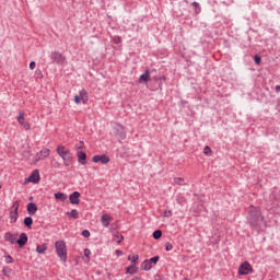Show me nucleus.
Returning a JSON list of instances; mask_svg holds the SVG:
<instances>
[{"mask_svg": "<svg viewBox=\"0 0 280 280\" xmlns=\"http://www.w3.org/2000/svg\"><path fill=\"white\" fill-rule=\"evenodd\" d=\"M176 202H177V205H184L185 202H187V199H185V197H183V195H177Z\"/></svg>", "mask_w": 280, "mask_h": 280, "instance_id": "bb28decb", "label": "nucleus"}, {"mask_svg": "<svg viewBox=\"0 0 280 280\" xmlns=\"http://www.w3.org/2000/svg\"><path fill=\"white\" fill-rule=\"evenodd\" d=\"M55 248L60 261L66 262L67 261V243H65V241H57L55 243Z\"/></svg>", "mask_w": 280, "mask_h": 280, "instance_id": "f03ea898", "label": "nucleus"}, {"mask_svg": "<svg viewBox=\"0 0 280 280\" xmlns=\"http://www.w3.org/2000/svg\"><path fill=\"white\" fill-rule=\"evenodd\" d=\"M128 259L132 264H137V261L139 260V255H133L132 257L129 256Z\"/></svg>", "mask_w": 280, "mask_h": 280, "instance_id": "2f4dec72", "label": "nucleus"}, {"mask_svg": "<svg viewBox=\"0 0 280 280\" xmlns=\"http://www.w3.org/2000/svg\"><path fill=\"white\" fill-rule=\"evenodd\" d=\"M0 189H1V185H0Z\"/></svg>", "mask_w": 280, "mask_h": 280, "instance_id": "09e8293b", "label": "nucleus"}, {"mask_svg": "<svg viewBox=\"0 0 280 280\" xmlns=\"http://www.w3.org/2000/svg\"><path fill=\"white\" fill-rule=\"evenodd\" d=\"M254 60H255L256 65H260L261 63V57L259 55H256L254 57Z\"/></svg>", "mask_w": 280, "mask_h": 280, "instance_id": "e433bc0d", "label": "nucleus"}, {"mask_svg": "<svg viewBox=\"0 0 280 280\" xmlns=\"http://www.w3.org/2000/svg\"><path fill=\"white\" fill-rule=\"evenodd\" d=\"M121 242H124V235H120L117 241L118 244H121Z\"/></svg>", "mask_w": 280, "mask_h": 280, "instance_id": "37998d69", "label": "nucleus"}, {"mask_svg": "<svg viewBox=\"0 0 280 280\" xmlns=\"http://www.w3.org/2000/svg\"><path fill=\"white\" fill-rule=\"evenodd\" d=\"M203 154H206V156H211V148L209 145L203 148Z\"/></svg>", "mask_w": 280, "mask_h": 280, "instance_id": "c756f323", "label": "nucleus"}, {"mask_svg": "<svg viewBox=\"0 0 280 280\" xmlns=\"http://www.w3.org/2000/svg\"><path fill=\"white\" fill-rule=\"evenodd\" d=\"M69 200L71 205H80V191H74L70 195Z\"/></svg>", "mask_w": 280, "mask_h": 280, "instance_id": "f8f14e48", "label": "nucleus"}, {"mask_svg": "<svg viewBox=\"0 0 280 280\" xmlns=\"http://www.w3.org/2000/svg\"><path fill=\"white\" fill-rule=\"evenodd\" d=\"M36 253H38V255H45V253H47V244L37 245Z\"/></svg>", "mask_w": 280, "mask_h": 280, "instance_id": "412c9836", "label": "nucleus"}, {"mask_svg": "<svg viewBox=\"0 0 280 280\" xmlns=\"http://www.w3.org/2000/svg\"><path fill=\"white\" fill-rule=\"evenodd\" d=\"M150 81V70H145L143 74L140 75L139 82H149Z\"/></svg>", "mask_w": 280, "mask_h": 280, "instance_id": "aec40b11", "label": "nucleus"}, {"mask_svg": "<svg viewBox=\"0 0 280 280\" xmlns=\"http://www.w3.org/2000/svg\"><path fill=\"white\" fill-rule=\"evenodd\" d=\"M74 102H75V104H81L82 98H80L79 95H75V96H74Z\"/></svg>", "mask_w": 280, "mask_h": 280, "instance_id": "ea45409f", "label": "nucleus"}, {"mask_svg": "<svg viewBox=\"0 0 280 280\" xmlns=\"http://www.w3.org/2000/svg\"><path fill=\"white\" fill-rule=\"evenodd\" d=\"M141 269L142 270H152V262H150L149 259L144 260L142 264H141Z\"/></svg>", "mask_w": 280, "mask_h": 280, "instance_id": "4be33fe9", "label": "nucleus"}, {"mask_svg": "<svg viewBox=\"0 0 280 280\" xmlns=\"http://www.w3.org/2000/svg\"><path fill=\"white\" fill-rule=\"evenodd\" d=\"M174 183H175V185H178L179 187H183V186L187 185L185 183V178H183V177H175Z\"/></svg>", "mask_w": 280, "mask_h": 280, "instance_id": "b1692460", "label": "nucleus"}, {"mask_svg": "<svg viewBox=\"0 0 280 280\" xmlns=\"http://www.w3.org/2000/svg\"><path fill=\"white\" fill-rule=\"evenodd\" d=\"M66 215L68 218H72V220H78V218H80V213L75 209L71 210L70 212H66Z\"/></svg>", "mask_w": 280, "mask_h": 280, "instance_id": "6ab92c4d", "label": "nucleus"}, {"mask_svg": "<svg viewBox=\"0 0 280 280\" xmlns=\"http://www.w3.org/2000/svg\"><path fill=\"white\" fill-rule=\"evenodd\" d=\"M192 7H194V8H200V3H198V2H192Z\"/></svg>", "mask_w": 280, "mask_h": 280, "instance_id": "c03bdc74", "label": "nucleus"}, {"mask_svg": "<svg viewBox=\"0 0 280 280\" xmlns=\"http://www.w3.org/2000/svg\"><path fill=\"white\" fill-rule=\"evenodd\" d=\"M51 154V150L44 148L39 152L36 153L35 161H43L44 159H47Z\"/></svg>", "mask_w": 280, "mask_h": 280, "instance_id": "1a4fd4ad", "label": "nucleus"}, {"mask_svg": "<svg viewBox=\"0 0 280 280\" xmlns=\"http://www.w3.org/2000/svg\"><path fill=\"white\" fill-rule=\"evenodd\" d=\"M122 253H124V252H121V250H119V249L116 250V255H122Z\"/></svg>", "mask_w": 280, "mask_h": 280, "instance_id": "49530a36", "label": "nucleus"}, {"mask_svg": "<svg viewBox=\"0 0 280 280\" xmlns=\"http://www.w3.org/2000/svg\"><path fill=\"white\" fill-rule=\"evenodd\" d=\"M135 272H137V271L135 270V266H129V267L127 268V273H128V275H135Z\"/></svg>", "mask_w": 280, "mask_h": 280, "instance_id": "473e14b6", "label": "nucleus"}, {"mask_svg": "<svg viewBox=\"0 0 280 280\" xmlns=\"http://www.w3.org/2000/svg\"><path fill=\"white\" fill-rule=\"evenodd\" d=\"M160 259H161V257L154 256V257L150 258L149 261H150L151 266H152V264H154V266H156V264H159Z\"/></svg>", "mask_w": 280, "mask_h": 280, "instance_id": "cd10ccee", "label": "nucleus"}, {"mask_svg": "<svg viewBox=\"0 0 280 280\" xmlns=\"http://www.w3.org/2000/svg\"><path fill=\"white\" fill-rule=\"evenodd\" d=\"M248 222L254 231H259V229H261V222H264L265 226H268V222L264 215H261V210L255 207H252L249 210Z\"/></svg>", "mask_w": 280, "mask_h": 280, "instance_id": "f257e3e1", "label": "nucleus"}, {"mask_svg": "<svg viewBox=\"0 0 280 280\" xmlns=\"http://www.w3.org/2000/svg\"><path fill=\"white\" fill-rule=\"evenodd\" d=\"M114 43H116V45H119V43H121V37H116L114 39Z\"/></svg>", "mask_w": 280, "mask_h": 280, "instance_id": "79ce46f5", "label": "nucleus"}, {"mask_svg": "<svg viewBox=\"0 0 280 280\" xmlns=\"http://www.w3.org/2000/svg\"><path fill=\"white\" fill-rule=\"evenodd\" d=\"M4 261H5V264H14V258H12V256H10V255H5Z\"/></svg>", "mask_w": 280, "mask_h": 280, "instance_id": "c85d7f7f", "label": "nucleus"}, {"mask_svg": "<svg viewBox=\"0 0 280 280\" xmlns=\"http://www.w3.org/2000/svg\"><path fill=\"white\" fill-rule=\"evenodd\" d=\"M84 257H86V259L91 258V249H89V248L84 249Z\"/></svg>", "mask_w": 280, "mask_h": 280, "instance_id": "72a5a7b5", "label": "nucleus"}, {"mask_svg": "<svg viewBox=\"0 0 280 280\" xmlns=\"http://www.w3.org/2000/svg\"><path fill=\"white\" fill-rule=\"evenodd\" d=\"M78 163L86 165V153L84 151H77Z\"/></svg>", "mask_w": 280, "mask_h": 280, "instance_id": "4468645a", "label": "nucleus"}, {"mask_svg": "<svg viewBox=\"0 0 280 280\" xmlns=\"http://www.w3.org/2000/svg\"><path fill=\"white\" fill-rule=\"evenodd\" d=\"M161 237H163V231L161 230H155L153 232V240H161Z\"/></svg>", "mask_w": 280, "mask_h": 280, "instance_id": "a878e982", "label": "nucleus"}, {"mask_svg": "<svg viewBox=\"0 0 280 280\" xmlns=\"http://www.w3.org/2000/svg\"><path fill=\"white\" fill-rule=\"evenodd\" d=\"M131 280H141V278H139V277H136V278H133V279H131Z\"/></svg>", "mask_w": 280, "mask_h": 280, "instance_id": "de8ad7c7", "label": "nucleus"}, {"mask_svg": "<svg viewBox=\"0 0 280 280\" xmlns=\"http://www.w3.org/2000/svg\"><path fill=\"white\" fill-rule=\"evenodd\" d=\"M57 154L62 159L65 165H69L73 159L71 151H69L65 145L57 147Z\"/></svg>", "mask_w": 280, "mask_h": 280, "instance_id": "7ed1b4c3", "label": "nucleus"}, {"mask_svg": "<svg viewBox=\"0 0 280 280\" xmlns=\"http://www.w3.org/2000/svg\"><path fill=\"white\" fill-rule=\"evenodd\" d=\"M164 218H172L173 213H172V210H166L164 211Z\"/></svg>", "mask_w": 280, "mask_h": 280, "instance_id": "4c0bfd02", "label": "nucleus"}, {"mask_svg": "<svg viewBox=\"0 0 280 280\" xmlns=\"http://www.w3.org/2000/svg\"><path fill=\"white\" fill-rule=\"evenodd\" d=\"M55 198H56V200H61V202H65V201H67V194L56 192Z\"/></svg>", "mask_w": 280, "mask_h": 280, "instance_id": "5701e85b", "label": "nucleus"}, {"mask_svg": "<svg viewBox=\"0 0 280 280\" xmlns=\"http://www.w3.org/2000/svg\"><path fill=\"white\" fill-rule=\"evenodd\" d=\"M101 224L105 228L108 229L110 226V214H103L101 217Z\"/></svg>", "mask_w": 280, "mask_h": 280, "instance_id": "2eb2a0df", "label": "nucleus"}, {"mask_svg": "<svg viewBox=\"0 0 280 280\" xmlns=\"http://www.w3.org/2000/svg\"><path fill=\"white\" fill-rule=\"evenodd\" d=\"M113 132L119 141H124V139H126V129L124 128V125L116 122L113 127Z\"/></svg>", "mask_w": 280, "mask_h": 280, "instance_id": "39448f33", "label": "nucleus"}, {"mask_svg": "<svg viewBox=\"0 0 280 280\" xmlns=\"http://www.w3.org/2000/svg\"><path fill=\"white\" fill-rule=\"evenodd\" d=\"M25 180L27 183H34L36 185L37 183H40V173L38 172V170H35Z\"/></svg>", "mask_w": 280, "mask_h": 280, "instance_id": "9d476101", "label": "nucleus"}, {"mask_svg": "<svg viewBox=\"0 0 280 280\" xmlns=\"http://www.w3.org/2000/svg\"><path fill=\"white\" fill-rule=\"evenodd\" d=\"M173 248H174V245H172V243H166L165 250L167 253H170V250H172Z\"/></svg>", "mask_w": 280, "mask_h": 280, "instance_id": "c9c22d12", "label": "nucleus"}, {"mask_svg": "<svg viewBox=\"0 0 280 280\" xmlns=\"http://www.w3.org/2000/svg\"><path fill=\"white\" fill-rule=\"evenodd\" d=\"M84 148V141H80L79 144L77 145V150H82Z\"/></svg>", "mask_w": 280, "mask_h": 280, "instance_id": "a19ab883", "label": "nucleus"}, {"mask_svg": "<svg viewBox=\"0 0 280 280\" xmlns=\"http://www.w3.org/2000/svg\"><path fill=\"white\" fill-rule=\"evenodd\" d=\"M92 161L93 163H102L103 165H107V163H110V158L106 154L94 155Z\"/></svg>", "mask_w": 280, "mask_h": 280, "instance_id": "6e6552de", "label": "nucleus"}, {"mask_svg": "<svg viewBox=\"0 0 280 280\" xmlns=\"http://www.w3.org/2000/svg\"><path fill=\"white\" fill-rule=\"evenodd\" d=\"M36 211H38V206L34 202H30L27 205V213L28 215H36Z\"/></svg>", "mask_w": 280, "mask_h": 280, "instance_id": "dca6fc26", "label": "nucleus"}, {"mask_svg": "<svg viewBox=\"0 0 280 280\" xmlns=\"http://www.w3.org/2000/svg\"><path fill=\"white\" fill-rule=\"evenodd\" d=\"M79 97L82 101V104H86L89 102V92H86V90H81L79 92Z\"/></svg>", "mask_w": 280, "mask_h": 280, "instance_id": "a211bd4d", "label": "nucleus"}, {"mask_svg": "<svg viewBox=\"0 0 280 280\" xmlns=\"http://www.w3.org/2000/svg\"><path fill=\"white\" fill-rule=\"evenodd\" d=\"M27 234L26 233H22L20 234V238H18V244L20 246V248H23V246H25V244H27Z\"/></svg>", "mask_w": 280, "mask_h": 280, "instance_id": "f3484780", "label": "nucleus"}, {"mask_svg": "<svg viewBox=\"0 0 280 280\" xmlns=\"http://www.w3.org/2000/svg\"><path fill=\"white\" fill-rule=\"evenodd\" d=\"M82 236L83 237H91V232L89 230H83L82 231Z\"/></svg>", "mask_w": 280, "mask_h": 280, "instance_id": "f704fd0d", "label": "nucleus"}, {"mask_svg": "<svg viewBox=\"0 0 280 280\" xmlns=\"http://www.w3.org/2000/svg\"><path fill=\"white\" fill-rule=\"evenodd\" d=\"M30 69L31 71H34V69H36V61H31Z\"/></svg>", "mask_w": 280, "mask_h": 280, "instance_id": "58836bf2", "label": "nucleus"}, {"mask_svg": "<svg viewBox=\"0 0 280 280\" xmlns=\"http://www.w3.org/2000/svg\"><path fill=\"white\" fill-rule=\"evenodd\" d=\"M11 220H13V222H16V220H19V201H15L13 203V212H11Z\"/></svg>", "mask_w": 280, "mask_h": 280, "instance_id": "ddd939ff", "label": "nucleus"}, {"mask_svg": "<svg viewBox=\"0 0 280 280\" xmlns=\"http://www.w3.org/2000/svg\"><path fill=\"white\" fill-rule=\"evenodd\" d=\"M18 237H19V234H12L10 232H7L4 234L5 242H9L10 244H18Z\"/></svg>", "mask_w": 280, "mask_h": 280, "instance_id": "9b49d317", "label": "nucleus"}, {"mask_svg": "<svg viewBox=\"0 0 280 280\" xmlns=\"http://www.w3.org/2000/svg\"><path fill=\"white\" fill-rule=\"evenodd\" d=\"M250 272H253V266L248 261H244L238 267V275L245 276V275H250Z\"/></svg>", "mask_w": 280, "mask_h": 280, "instance_id": "423d86ee", "label": "nucleus"}, {"mask_svg": "<svg viewBox=\"0 0 280 280\" xmlns=\"http://www.w3.org/2000/svg\"><path fill=\"white\" fill-rule=\"evenodd\" d=\"M18 122L20 124V126H22V128H24V130H32L30 122L25 121V112L24 110L19 112Z\"/></svg>", "mask_w": 280, "mask_h": 280, "instance_id": "0eeeda50", "label": "nucleus"}, {"mask_svg": "<svg viewBox=\"0 0 280 280\" xmlns=\"http://www.w3.org/2000/svg\"><path fill=\"white\" fill-rule=\"evenodd\" d=\"M32 224H34V219H32V217H26L24 219V225L27 226V229H32Z\"/></svg>", "mask_w": 280, "mask_h": 280, "instance_id": "393cba45", "label": "nucleus"}, {"mask_svg": "<svg viewBox=\"0 0 280 280\" xmlns=\"http://www.w3.org/2000/svg\"><path fill=\"white\" fill-rule=\"evenodd\" d=\"M2 272L4 277H10V272H12V269H10L9 267H3Z\"/></svg>", "mask_w": 280, "mask_h": 280, "instance_id": "7c9ffc66", "label": "nucleus"}, {"mask_svg": "<svg viewBox=\"0 0 280 280\" xmlns=\"http://www.w3.org/2000/svg\"><path fill=\"white\" fill-rule=\"evenodd\" d=\"M49 58L54 65H59L61 67L67 65V57H65L60 51H52Z\"/></svg>", "mask_w": 280, "mask_h": 280, "instance_id": "20e7f679", "label": "nucleus"}, {"mask_svg": "<svg viewBox=\"0 0 280 280\" xmlns=\"http://www.w3.org/2000/svg\"><path fill=\"white\" fill-rule=\"evenodd\" d=\"M276 93H280V85H276Z\"/></svg>", "mask_w": 280, "mask_h": 280, "instance_id": "a18cd8bd", "label": "nucleus"}]
</instances>
